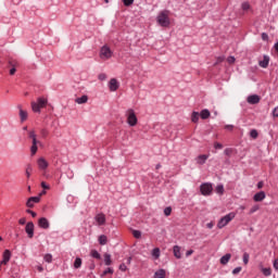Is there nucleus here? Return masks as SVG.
<instances>
[{"instance_id": "obj_12", "label": "nucleus", "mask_w": 278, "mask_h": 278, "mask_svg": "<svg viewBox=\"0 0 278 278\" xmlns=\"http://www.w3.org/2000/svg\"><path fill=\"white\" fill-rule=\"evenodd\" d=\"M266 199V192L264 191H260L257 193L254 194L253 200L255 201V203H260L262 201H264Z\"/></svg>"}, {"instance_id": "obj_29", "label": "nucleus", "mask_w": 278, "mask_h": 278, "mask_svg": "<svg viewBox=\"0 0 278 278\" xmlns=\"http://www.w3.org/2000/svg\"><path fill=\"white\" fill-rule=\"evenodd\" d=\"M28 138H30L33 142H38V139H36V130L28 131Z\"/></svg>"}, {"instance_id": "obj_49", "label": "nucleus", "mask_w": 278, "mask_h": 278, "mask_svg": "<svg viewBox=\"0 0 278 278\" xmlns=\"http://www.w3.org/2000/svg\"><path fill=\"white\" fill-rule=\"evenodd\" d=\"M27 214H30L33 216V218H36V216H38V214L31 210H26Z\"/></svg>"}, {"instance_id": "obj_39", "label": "nucleus", "mask_w": 278, "mask_h": 278, "mask_svg": "<svg viewBox=\"0 0 278 278\" xmlns=\"http://www.w3.org/2000/svg\"><path fill=\"white\" fill-rule=\"evenodd\" d=\"M43 260L45 262H48V264H51V262H53V256L51 254H46Z\"/></svg>"}, {"instance_id": "obj_43", "label": "nucleus", "mask_w": 278, "mask_h": 278, "mask_svg": "<svg viewBox=\"0 0 278 278\" xmlns=\"http://www.w3.org/2000/svg\"><path fill=\"white\" fill-rule=\"evenodd\" d=\"M123 3L126 8H129V5H134V0H123Z\"/></svg>"}, {"instance_id": "obj_44", "label": "nucleus", "mask_w": 278, "mask_h": 278, "mask_svg": "<svg viewBox=\"0 0 278 278\" xmlns=\"http://www.w3.org/2000/svg\"><path fill=\"white\" fill-rule=\"evenodd\" d=\"M243 264L247 266V264H249V253H244L243 254Z\"/></svg>"}, {"instance_id": "obj_11", "label": "nucleus", "mask_w": 278, "mask_h": 278, "mask_svg": "<svg viewBox=\"0 0 278 278\" xmlns=\"http://www.w3.org/2000/svg\"><path fill=\"white\" fill-rule=\"evenodd\" d=\"M260 96L257 94H252V96H249L247 101L248 103H250V105H257V103H260Z\"/></svg>"}, {"instance_id": "obj_40", "label": "nucleus", "mask_w": 278, "mask_h": 278, "mask_svg": "<svg viewBox=\"0 0 278 278\" xmlns=\"http://www.w3.org/2000/svg\"><path fill=\"white\" fill-rule=\"evenodd\" d=\"M241 8L243 12H247L248 10H251V4H249V2H243Z\"/></svg>"}, {"instance_id": "obj_3", "label": "nucleus", "mask_w": 278, "mask_h": 278, "mask_svg": "<svg viewBox=\"0 0 278 278\" xmlns=\"http://www.w3.org/2000/svg\"><path fill=\"white\" fill-rule=\"evenodd\" d=\"M236 218V213H229L222 217L217 224L218 229H223V227H227L231 220Z\"/></svg>"}, {"instance_id": "obj_38", "label": "nucleus", "mask_w": 278, "mask_h": 278, "mask_svg": "<svg viewBox=\"0 0 278 278\" xmlns=\"http://www.w3.org/2000/svg\"><path fill=\"white\" fill-rule=\"evenodd\" d=\"M170 214H173V207L167 206L164 208V215L165 216H170Z\"/></svg>"}, {"instance_id": "obj_41", "label": "nucleus", "mask_w": 278, "mask_h": 278, "mask_svg": "<svg viewBox=\"0 0 278 278\" xmlns=\"http://www.w3.org/2000/svg\"><path fill=\"white\" fill-rule=\"evenodd\" d=\"M91 256H93L94 260H100L101 258V254H99V252L97 250L91 251Z\"/></svg>"}, {"instance_id": "obj_15", "label": "nucleus", "mask_w": 278, "mask_h": 278, "mask_svg": "<svg viewBox=\"0 0 278 278\" xmlns=\"http://www.w3.org/2000/svg\"><path fill=\"white\" fill-rule=\"evenodd\" d=\"M94 219L99 226L104 225L105 224V214L99 213L98 215H96Z\"/></svg>"}, {"instance_id": "obj_34", "label": "nucleus", "mask_w": 278, "mask_h": 278, "mask_svg": "<svg viewBox=\"0 0 278 278\" xmlns=\"http://www.w3.org/2000/svg\"><path fill=\"white\" fill-rule=\"evenodd\" d=\"M74 268H81V258L80 257H76V260L74 262Z\"/></svg>"}, {"instance_id": "obj_23", "label": "nucleus", "mask_w": 278, "mask_h": 278, "mask_svg": "<svg viewBox=\"0 0 278 278\" xmlns=\"http://www.w3.org/2000/svg\"><path fill=\"white\" fill-rule=\"evenodd\" d=\"M75 102L78 103V105H81V104H84V103H88V96H83V97H80V98H77V99L75 100Z\"/></svg>"}, {"instance_id": "obj_1", "label": "nucleus", "mask_w": 278, "mask_h": 278, "mask_svg": "<svg viewBox=\"0 0 278 278\" xmlns=\"http://www.w3.org/2000/svg\"><path fill=\"white\" fill-rule=\"evenodd\" d=\"M169 16H170V11L168 10L162 11L156 17L159 25H161V27H169L170 25Z\"/></svg>"}, {"instance_id": "obj_2", "label": "nucleus", "mask_w": 278, "mask_h": 278, "mask_svg": "<svg viewBox=\"0 0 278 278\" xmlns=\"http://www.w3.org/2000/svg\"><path fill=\"white\" fill-rule=\"evenodd\" d=\"M47 103H49V101L42 97L37 99V102H31V110L33 112H37L38 114H40V109L41 108H47Z\"/></svg>"}, {"instance_id": "obj_6", "label": "nucleus", "mask_w": 278, "mask_h": 278, "mask_svg": "<svg viewBox=\"0 0 278 278\" xmlns=\"http://www.w3.org/2000/svg\"><path fill=\"white\" fill-rule=\"evenodd\" d=\"M213 191H214V188L210 182H204L200 186V192L201 194H203V197H210V194H212Z\"/></svg>"}, {"instance_id": "obj_31", "label": "nucleus", "mask_w": 278, "mask_h": 278, "mask_svg": "<svg viewBox=\"0 0 278 278\" xmlns=\"http://www.w3.org/2000/svg\"><path fill=\"white\" fill-rule=\"evenodd\" d=\"M31 170H34V168L31 167V164H28L26 167V177L27 179H29L31 177Z\"/></svg>"}, {"instance_id": "obj_10", "label": "nucleus", "mask_w": 278, "mask_h": 278, "mask_svg": "<svg viewBox=\"0 0 278 278\" xmlns=\"http://www.w3.org/2000/svg\"><path fill=\"white\" fill-rule=\"evenodd\" d=\"M38 227H40V229H49L50 227L49 219H47L46 217L39 218Z\"/></svg>"}, {"instance_id": "obj_56", "label": "nucleus", "mask_w": 278, "mask_h": 278, "mask_svg": "<svg viewBox=\"0 0 278 278\" xmlns=\"http://www.w3.org/2000/svg\"><path fill=\"white\" fill-rule=\"evenodd\" d=\"M18 223L21 225H25V223H27V219L25 217H22V218H20Z\"/></svg>"}, {"instance_id": "obj_18", "label": "nucleus", "mask_w": 278, "mask_h": 278, "mask_svg": "<svg viewBox=\"0 0 278 278\" xmlns=\"http://www.w3.org/2000/svg\"><path fill=\"white\" fill-rule=\"evenodd\" d=\"M210 116H211V113H210V110L207 109L202 110L200 113V117L202 118V121H207Z\"/></svg>"}, {"instance_id": "obj_13", "label": "nucleus", "mask_w": 278, "mask_h": 278, "mask_svg": "<svg viewBox=\"0 0 278 278\" xmlns=\"http://www.w3.org/2000/svg\"><path fill=\"white\" fill-rule=\"evenodd\" d=\"M118 80H116V78H112L109 83V88L111 92H116V90H118Z\"/></svg>"}, {"instance_id": "obj_45", "label": "nucleus", "mask_w": 278, "mask_h": 278, "mask_svg": "<svg viewBox=\"0 0 278 278\" xmlns=\"http://www.w3.org/2000/svg\"><path fill=\"white\" fill-rule=\"evenodd\" d=\"M227 62H228V64H235L236 63V56H228Z\"/></svg>"}, {"instance_id": "obj_53", "label": "nucleus", "mask_w": 278, "mask_h": 278, "mask_svg": "<svg viewBox=\"0 0 278 278\" xmlns=\"http://www.w3.org/2000/svg\"><path fill=\"white\" fill-rule=\"evenodd\" d=\"M274 118H278V108H275L273 111Z\"/></svg>"}, {"instance_id": "obj_5", "label": "nucleus", "mask_w": 278, "mask_h": 278, "mask_svg": "<svg viewBox=\"0 0 278 278\" xmlns=\"http://www.w3.org/2000/svg\"><path fill=\"white\" fill-rule=\"evenodd\" d=\"M112 55H114V52L112 51V49H110L108 45H104L100 49V53H99L100 60H110Z\"/></svg>"}, {"instance_id": "obj_59", "label": "nucleus", "mask_w": 278, "mask_h": 278, "mask_svg": "<svg viewBox=\"0 0 278 278\" xmlns=\"http://www.w3.org/2000/svg\"><path fill=\"white\" fill-rule=\"evenodd\" d=\"M16 74V67H12L10 70V75H15Z\"/></svg>"}, {"instance_id": "obj_57", "label": "nucleus", "mask_w": 278, "mask_h": 278, "mask_svg": "<svg viewBox=\"0 0 278 278\" xmlns=\"http://www.w3.org/2000/svg\"><path fill=\"white\" fill-rule=\"evenodd\" d=\"M262 188H264V181H258L257 189L262 190Z\"/></svg>"}, {"instance_id": "obj_61", "label": "nucleus", "mask_w": 278, "mask_h": 278, "mask_svg": "<svg viewBox=\"0 0 278 278\" xmlns=\"http://www.w3.org/2000/svg\"><path fill=\"white\" fill-rule=\"evenodd\" d=\"M274 268H276V270H278V258H276V260L274 261Z\"/></svg>"}, {"instance_id": "obj_16", "label": "nucleus", "mask_w": 278, "mask_h": 278, "mask_svg": "<svg viewBox=\"0 0 278 278\" xmlns=\"http://www.w3.org/2000/svg\"><path fill=\"white\" fill-rule=\"evenodd\" d=\"M229 260H231V254L227 253L220 257L219 262H220L222 266H227V264H229Z\"/></svg>"}, {"instance_id": "obj_7", "label": "nucleus", "mask_w": 278, "mask_h": 278, "mask_svg": "<svg viewBox=\"0 0 278 278\" xmlns=\"http://www.w3.org/2000/svg\"><path fill=\"white\" fill-rule=\"evenodd\" d=\"M11 258H12V252L10 250H4L2 254L1 265L8 266Z\"/></svg>"}, {"instance_id": "obj_30", "label": "nucleus", "mask_w": 278, "mask_h": 278, "mask_svg": "<svg viewBox=\"0 0 278 278\" xmlns=\"http://www.w3.org/2000/svg\"><path fill=\"white\" fill-rule=\"evenodd\" d=\"M205 160H207V155L201 154L198 156V164H205Z\"/></svg>"}, {"instance_id": "obj_37", "label": "nucleus", "mask_w": 278, "mask_h": 278, "mask_svg": "<svg viewBox=\"0 0 278 278\" xmlns=\"http://www.w3.org/2000/svg\"><path fill=\"white\" fill-rule=\"evenodd\" d=\"M225 155H227V157H231V155H233V149L232 148H227L224 151Z\"/></svg>"}, {"instance_id": "obj_35", "label": "nucleus", "mask_w": 278, "mask_h": 278, "mask_svg": "<svg viewBox=\"0 0 278 278\" xmlns=\"http://www.w3.org/2000/svg\"><path fill=\"white\" fill-rule=\"evenodd\" d=\"M215 190H216L217 194H224L225 187L223 185H218Z\"/></svg>"}, {"instance_id": "obj_36", "label": "nucleus", "mask_w": 278, "mask_h": 278, "mask_svg": "<svg viewBox=\"0 0 278 278\" xmlns=\"http://www.w3.org/2000/svg\"><path fill=\"white\" fill-rule=\"evenodd\" d=\"M105 275H114V269H112V267L106 268V269L102 273V277H105Z\"/></svg>"}, {"instance_id": "obj_25", "label": "nucleus", "mask_w": 278, "mask_h": 278, "mask_svg": "<svg viewBox=\"0 0 278 278\" xmlns=\"http://www.w3.org/2000/svg\"><path fill=\"white\" fill-rule=\"evenodd\" d=\"M199 116H201L200 113L193 111L192 114H191V121H192V123H199Z\"/></svg>"}, {"instance_id": "obj_46", "label": "nucleus", "mask_w": 278, "mask_h": 278, "mask_svg": "<svg viewBox=\"0 0 278 278\" xmlns=\"http://www.w3.org/2000/svg\"><path fill=\"white\" fill-rule=\"evenodd\" d=\"M98 78L100 79V81H105V79H108V75L101 73L99 74Z\"/></svg>"}, {"instance_id": "obj_63", "label": "nucleus", "mask_w": 278, "mask_h": 278, "mask_svg": "<svg viewBox=\"0 0 278 278\" xmlns=\"http://www.w3.org/2000/svg\"><path fill=\"white\" fill-rule=\"evenodd\" d=\"M225 164H226L227 166H229V164H231V161H230L229 159H226V160H225Z\"/></svg>"}, {"instance_id": "obj_58", "label": "nucleus", "mask_w": 278, "mask_h": 278, "mask_svg": "<svg viewBox=\"0 0 278 278\" xmlns=\"http://www.w3.org/2000/svg\"><path fill=\"white\" fill-rule=\"evenodd\" d=\"M262 40H268V34L263 33L262 34Z\"/></svg>"}, {"instance_id": "obj_62", "label": "nucleus", "mask_w": 278, "mask_h": 278, "mask_svg": "<svg viewBox=\"0 0 278 278\" xmlns=\"http://www.w3.org/2000/svg\"><path fill=\"white\" fill-rule=\"evenodd\" d=\"M257 210H260V207L254 206V207L251 208V213L253 214V212H257Z\"/></svg>"}, {"instance_id": "obj_48", "label": "nucleus", "mask_w": 278, "mask_h": 278, "mask_svg": "<svg viewBox=\"0 0 278 278\" xmlns=\"http://www.w3.org/2000/svg\"><path fill=\"white\" fill-rule=\"evenodd\" d=\"M242 271V267H236L233 270H232V275H238L239 273Z\"/></svg>"}, {"instance_id": "obj_21", "label": "nucleus", "mask_w": 278, "mask_h": 278, "mask_svg": "<svg viewBox=\"0 0 278 278\" xmlns=\"http://www.w3.org/2000/svg\"><path fill=\"white\" fill-rule=\"evenodd\" d=\"M268 62H270V59L266 55H264L263 61H260V66L262 68H268Z\"/></svg>"}, {"instance_id": "obj_26", "label": "nucleus", "mask_w": 278, "mask_h": 278, "mask_svg": "<svg viewBox=\"0 0 278 278\" xmlns=\"http://www.w3.org/2000/svg\"><path fill=\"white\" fill-rule=\"evenodd\" d=\"M8 64H9V66H11V68H16V67H18V61H16V60H14V59H10V60L8 61Z\"/></svg>"}, {"instance_id": "obj_32", "label": "nucleus", "mask_w": 278, "mask_h": 278, "mask_svg": "<svg viewBox=\"0 0 278 278\" xmlns=\"http://www.w3.org/2000/svg\"><path fill=\"white\" fill-rule=\"evenodd\" d=\"M132 236L137 240H140V238H142V232L140 230H132Z\"/></svg>"}, {"instance_id": "obj_28", "label": "nucleus", "mask_w": 278, "mask_h": 278, "mask_svg": "<svg viewBox=\"0 0 278 278\" xmlns=\"http://www.w3.org/2000/svg\"><path fill=\"white\" fill-rule=\"evenodd\" d=\"M152 257H154L155 260H160V248H154L152 250Z\"/></svg>"}, {"instance_id": "obj_4", "label": "nucleus", "mask_w": 278, "mask_h": 278, "mask_svg": "<svg viewBox=\"0 0 278 278\" xmlns=\"http://www.w3.org/2000/svg\"><path fill=\"white\" fill-rule=\"evenodd\" d=\"M126 116L129 127H136L138 125V117L136 116V112L134 111V109H129L126 112Z\"/></svg>"}, {"instance_id": "obj_55", "label": "nucleus", "mask_w": 278, "mask_h": 278, "mask_svg": "<svg viewBox=\"0 0 278 278\" xmlns=\"http://www.w3.org/2000/svg\"><path fill=\"white\" fill-rule=\"evenodd\" d=\"M214 149H223L222 143L215 142L214 143Z\"/></svg>"}, {"instance_id": "obj_27", "label": "nucleus", "mask_w": 278, "mask_h": 278, "mask_svg": "<svg viewBox=\"0 0 278 278\" xmlns=\"http://www.w3.org/2000/svg\"><path fill=\"white\" fill-rule=\"evenodd\" d=\"M99 244H101V245L108 244V236H105V235L100 236L99 237Z\"/></svg>"}, {"instance_id": "obj_24", "label": "nucleus", "mask_w": 278, "mask_h": 278, "mask_svg": "<svg viewBox=\"0 0 278 278\" xmlns=\"http://www.w3.org/2000/svg\"><path fill=\"white\" fill-rule=\"evenodd\" d=\"M104 264L105 266H112V255L108 253L104 254Z\"/></svg>"}, {"instance_id": "obj_9", "label": "nucleus", "mask_w": 278, "mask_h": 278, "mask_svg": "<svg viewBox=\"0 0 278 278\" xmlns=\"http://www.w3.org/2000/svg\"><path fill=\"white\" fill-rule=\"evenodd\" d=\"M34 223L33 222H28L26 224V227H25V231L28 236V238H34Z\"/></svg>"}, {"instance_id": "obj_52", "label": "nucleus", "mask_w": 278, "mask_h": 278, "mask_svg": "<svg viewBox=\"0 0 278 278\" xmlns=\"http://www.w3.org/2000/svg\"><path fill=\"white\" fill-rule=\"evenodd\" d=\"M41 188H43V190H50L49 185H47L45 181L41 182Z\"/></svg>"}, {"instance_id": "obj_33", "label": "nucleus", "mask_w": 278, "mask_h": 278, "mask_svg": "<svg viewBox=\"0 0 278 278\" xmlns=\"http://www.w3.org/2000/svg\"><path fill=\"white\" fill-rule=\"evenodd\" d=\"M262 273L263 275H265V277H270L271 269L270 267H265V268H262Z\"/></svg>"}, {"instance_id": "obj_54", "label": "nucleus", "mask_w": 278, "mask_h": 278, "mask_svg": "<svg viewBox=\"0 0 278 278\" xmlns=\"http://www.w3.org/2000/svg\"><path fill=\"white\" fill-rule=\"evenodd\" d=\"M224 128L228 131H233V125H226Z\"/></svg>"}, {"instance_id": "obj_64", "label": "nucleus", "mask_w": 278, "mask_h": 278, "mask_svg": "<svg viewBox=\"0 0 278 278\" xmlns=\"http://www.w3.org/2000/svg\"><path fill=\"white\" fill-rule=\"evenodd\" d=\"M274 49L278 53V41L275 43Z\"/></svg>"}, {"instance_id": "obj_14", "label": "nucleus", "mask_w": 278, "mask_h": 278, "mask_svg": "<svg viewBox=\"0 0 278 278\" xmlns=\"http://www.w3.org/2000/svg\"><path fill=\"white\" fill-rule=\"evenodd\" d=\"M34 203H40V197H30L27 202L26 205L28 207H34Z\"/></svg>"}, {"instance_id": "obj_8", "label": "nucleus", "mask_w": 278, "mask_h": 278, "mask_svg": "<svg viewBox=\"0 0 278 278\" xmlns=\"http://www.w3.org/2000/svg\"><path fill=\"white\" fill-rule=\"evenodd\" d=\"M37 164L40 170H47L49 168V162L45 157L38 159Z\"/></svg>"}, {"instance_id": "obj_42", "label": "nucleus", "mask_w": 278, "mask_h": 278, "mask_svg": "<svg viewBox=\"0 0 278 278\" xmlns=\"http://www.w3.org/2000/svg\"><path fill=\"white\" fill-rule=\"evenodd\" d=\"M250 136H251V138H253L255 140L257 138L258 134H257V131L255 129H252L250 131Z\"/></svg>"}, {"instance_id": "obj_20", "label": "nucleus", "mask_w": 278, "mask_h": 278, "mask_svg": "<svg viewBox=\"0 0 278 278\" xmlns=\"http://www.w3.org/2000/svg\"><path fill=\"white\" fill-rule=\"evenodd\" d=\"M18 109H20V118H21V122H22V123H25V121H27V116H28L27 111L21 109V106H18Z\"/></svg>"}, {"instance_id": "obj_17", "label": "nucleus", "mask_w": 278, "mask_h": 278, "mask_svg": "<svg viewBox=\"0 0 278 278\" xmlns=\"http://www.w3.org/2000/svg\"><path fill=\"white\" fill-rule=\"evenodd\" d=\"M173 251H174V256L177 260H181V248L179 245H174Z\"/></svg>"}, {"instance_id": "obj_60", "label": "nucleus", "mask_w": 278, "mask_h": 278, "mask_svg": "<svg viewBox=\"0 0 278 278\" xmlns=\"http://www.w3.org/2000/svg\"><path fill=\"white\" fill-rule=\"evenodd\" d=\"M192 253H194V250H188L186 253L187 257H190V255H192Z\"/></svg>"}, {"instance_id": "obj_19", "label": "nucleus", "mask_w": 278, "mask_h": 278, "mask_svg": "<svg viewBox=\"0 0 278 278\" xmlns=\"http://www.w3.org/2000/svg\"><path fill=\"white\" fill-rule=\"evenodd\" d=\"M153 278H166V269L156 270Z\"/></svg>"}, {"instance_id": "obj_51", "label": "nucleus", "mask_w": 278, "mask_h": 278, "mask_svg": "<svg viewBox=\"0 0 278 278\" xmlns=\"http://www.w3.org/2000/svg\"><path fill=\"white\" fill-rule=\"evenodd\" d=\"M222 62H225V56H219V58H217V61H216V63H215V66H216V64H220Z\"/></svg>"}, {"instance_id": "obj_22", "label": "nucleus", "mask_w": 278, "mask_h": 278, "mask_svg": "<svg viewBox=\"0 0 278 278\" xmlns=\"http://www.w3.org/2000/svg\"><path fill=\"white\" fill-rule=\"evenodd\" d=\"M38 142L40 141H33V146L30 147L31 155H35L36 153H38Z\"/></svg>"}, {"instance_id": "obj_47", "label": "nucleus", "mask_w": 278, "mask_h": 278, "mask_svg": "<svg viewBox=\"0 0 278 278\" xmlns=\"http://www.w3.org/2000/svg\"><path fill=\"white\" fill-rule=\"evenodd\" d=\"M41 136H42V138H47L49 136V130L48 129H41Z\"/></svg>"}, {"instance_id": "obj_50", "label": "nucleus", "mask_w": 278, "mask_h": 278, "mask_svg": "<svg viewBox=\"0 0 278 278\" xmlns=\"http://www.w3.org/2000/svg\"><path fill=\"white\" fill-rule=\"evenodd\" d=\"M119 270H122L123 273H125V270H127V265H125V263H122L119 265Z\"/></svg>"}]
</instances>
